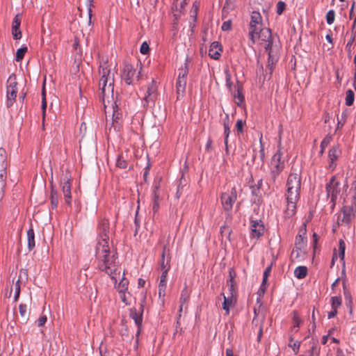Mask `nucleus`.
Returning <instances> with one entry per match:
<instances>
[{
    "label": "nucleus",
    "mask_w": 356,
    "mask_h": 356,
    "mask_svg": "<svg viewBox=\"0 0 356 356\" xmlns=\"http://www.w3.org/2000/svg\"><path fill=\"white\" fill-rule=\"evenodd\" d=\"M96 256L99 261V268L111 276L116 273L118 252L115 246H97Z\"/></svg>",
    "instance_id": "nucleus-1"
},
{
    "label": "nucleus",
    "mask_w": 356,
    "mask_h": 356,
    "mask_svg": "<svg viewBox=\"0 0 356 356\" xmlns=\"http://www.w3.org/2000/svg\"><path fill=\"white\" fill-rule=\"evenodd\" d=\"M97 245H113V232L111 228L110 222L106 217L99 218L97 225Z\"/></svg>",
    "instance_id": "nucleus-2"
},
{
    "label": "nucleus",
    "mask_w": 356,
    "mask_h": 356,
    "mask_svg": "<svg viewBox=\"0 0 356 356\" xmlns=\"http://www.w3.org/2000/svg\"><path fill=\"white\" fill-rule=\"evenodd\" d=\"M282 144L281 140H280L277 145V150L270 161V176L273 184H276L277 178L285 168V161L282 159Z\"/></svg>",
    "instance_id": "nucleus-3"
},
{
    "label": "nucleus",
    "mask_w": 356,
    "mask_h": 356,
    "mask_svg": "<svg viewBox=\"0 0 356 356\" xmlns=\"http://www.w3.org/2000/svg\"><path fill=\"white\" fill-rule=\"evenodd\" d=\"M286 193L284 195L300 197L301 191V170L297 171L293 168L288 176L286 183Z\"/></svg>",
    "instance_id": "nucleus-4"
},
{
    "label": "nucleus",
    "mask_w": 356,
    "mask_h": 356,
    "mask_svg": "<svg viewBox=\"0 0 356 356\" xmlns=\"http://www.w3.org/2000/svg\"><path fill=\"white\" fill-rule=\"evenodd\" d=\"M356 216V196L353 195L350 199L344 200L342 208V218L338 217V223L349 226Z\"/></svg>",
    "instance_id": "nucleus-5"
},
{
    "label": "nucleus",
    "mask_w": 356,
    "mask_h": 356,
    "mask_svg": "<svg viewBox=\"0 0 356 356\" xmlns=\"http://www.w3.org/2000/svg\"><path fill=\"white\" fill-rule=\"evenodd\" d=\"M339 186L340 182L337 181L336 176H332L325 185L327 197L330 199L329 204L331 211H333L335 208L337 199L341 191Z\"/></svg>",
    "instance_id": "nucleus-6"
},
{
    "label": "nucleus",
    "mask_w": 356,
    "mask_h": 356,
    "mask_svg": "<svg viewBox=\"0 0 356 356\" xmlns=\"http://www.w3.org/2000/svg\"><path fill=\"white\" fill-rule=\"evenodd\" d=\"M99 74L101 76L99 80V86H107V90L108 93H111V97L113 100V89H114V79L113 76L111 75V69L107 65V63H104L103 65H100L99 68Z\"/></svg>",
    "instance_id": "nucleus-7"
},
{
    "label": "nucleus",
    "mask_w": 356,
    "mask_h": 356,
    "mask_svg": "<svg viewBox=\"0 0 356 356\" xmlns=\"http://www.w3.org/2000/svg\"><path fill=\"white\" fill-rule=\"evenodd\" d=\"M17 85L16 75L10 74L6 82V106L8 108L11 107L16 101L18 92Z\"/></svg>",
    "instance_id": "nucleus-8"
},
{
    "label": "nucleus",
    "mask_w": 356,
    "mask_h": 356,
    "mask_svg": "<svg viewBox=\"0 0 356 356\" xmlns=\"http://www.w3.org/2000/svg\"><path fill=\"white\" fill-rule=\"evenodd\" d=\"M145 297L144 296L143 300L139 303V307H133L130 309L129 316L134 321L137 327V332L136 334V341H138V337L141 333L143 327V316L144 312V303Z\"/></svg>",
    "instance_id": "nucleus-9"
},
{
    "label": "nucleus",
    "mask_w": 356,
    "mask_h": 356,
    "mask_svg": "<svg viewBox=\"0 0 356 356\" xmlns=\"http://www.w3.org/2000/svg\"><path fill=\"white\" fill-rule=\"evenodd\" d=\"M262 17L259 12L253 11L250 17V22L249 25V37L252 44L255 43V34L263 27Z\"/></svg>",
    "instance_id": "nucleus-10"
},
{
    "label": "nucleus",
    "mask_w": 356,
    "mask_h": 356,
    "mask_svg": "<svg viewBox=\"0 0 356 356\" xmlns=\"http://www.w3.org/2000/svg\"><path fill=\"white\" fill-rule=\"evenodd\" d=\"M237 199V192L235 187H233L230 192H225L221 194L220 201L222 208L228 214L232 211L233 204Z\"/></svg>",
    "instance_id": "nucleus-11"
},
{
    "label": "nucleus",
    "mask_w": 356,
    "mask_h": 356,
    "mask_svg": "<svg viewBox=\"0 0 356 356\" xmlns=\"http://www.w3.org/2000/svg\"><path fill=\"white\" fill-rule=\"evenodd\" d=\"M159 96L156 82L152 79L148 85L146 93L143 97L144 106H154L155 102Z\"/></svg>",
    "instance_id": "nucleus-12"
},
{
    "label": "nucleus",
    "mask_w": 356,
    "mask_h": 356,
    "mask_svg": "<svg viewBox=\"0 0 356 356\" xmlns=\"http://www.w3.org/2000/svg\"><path fill=\"white\" fill-rule=\"evenodd\" d=\"M286 199V208L284 210V218L289 219L296 215L297 212V203L300 197L284 195Z\"/></svg>",
    "instance_id": "nucleus-13"
},
{
    "label": "nucleus",
    "mask_w": 356,
    "mask_h": 356,
    "mask_svg": "<svg viewBox=\"0 0 356 356\" xmlns=\"http://www.w3.org/2000/svg\"><path fill=\"white\" fill-rule=\"evenodd\" d=\"M341 154V149L339 144L333 145L328 151V165L327 169L331 172L334 171L337 166V161Z\"/></svg>",
    "instance_id": "nucleus-14"
},
{
    "label": "nucleus",
    "mask_w": 356,
    "mask_h": 356,
    "mask_svg": "<svg viewBox=\"0 0 356 356\" xmlns=\"http://www.w3.org/2000/svg\"><path fill=\"white\" fill-rule=\"evenodd\" d=\"M60 186L64 195L65 203L71 206L72 193H71V175L66 173L60 179Z\"/></svg>",
    "instance_id": "nucleus-15"
},
{
    "label": "nucleus",
    "mask_w": 356,
    "mask_h": 356,
    "mask_svg": "<svg viewBox=\"0 0 356 356\" xmlns=\"http://www.w3.org/2000/svg\"><path fill=\"white\" fill-rule=\"evenodd\" d=\"M188 73V68L187 63H184V68L179 69V76L176 82L177 93L179 95L181 93L183 95L185 92L186 86V77ZM179 99V96H177Z\"/></svg>",
    "instance_id": "nucleus-16"
},
{
    "label": "nucleus",
    "mask_w": 356,
    "mask_h": 356,
    "mask_svg": "<svg viewBox=\"0 0 356 356\" xmlns=\"http://www.w3.org/2000/svg\"><path fill=\"white\" fill-rule=\"evenodd\" d=\"M251 236L253 238H259L265 232V226L261 220H253L250 218Z\"/></svg>",
    "instance_id": "nucleus-17"
},
{
    "label": "nucleus",
    "mask_w": 356,
    "mask_h": 356,
    "mask_svg": "<svg viewBox=\"0 0 356 356\" xmlns=\"http://www.w3.org/2000/svg\"><path fill=\"white\" fill-rule=\"evenodd\" d=\"M136 74V70L131 64L125 63L122 71V79L127 85L133 84L134 77Z\"/></svg>",
    "instance_id": "nucleus-18"
},
{
    "label": "nucleus",
    "mask_w": 356,
    "mask_h": 356,
    "mask_svg": "<svg viewBox=\"0 0 356 356\" xmlns=\"http://www.w3.org/2000/svg\"><path fill=\"white\" fill-rule=\"evenodd\" d=\"M307 246H295L291 252V259L292 261L299 262L307 258Z\"/></svg>",
    "instance_id": "nucleus-19"
},
{
    "label": "nucleus",
    "mask_w": 356,
    "mask_h": 356,
    "mask_svg": "<svg viewBox=\"0 0 356 356\" xmlns=\"http://www.w3.org/2000/svg\"><path fill=\"white\" fill-rule=\"evenodd\" d=\"M235 88L236 91L233 93V97L236 99V104L237 106H241L243 103L245 102L243 83L241 81H237Z\"/></svg>",
    "instance_id": "nucleus-20"
},
{
    "label": "nucleus",
    "mask_w": 356,
    "mask_h": 356,
    "mask_svg": "<svg viewBox=\"0 0 356 356\" xmlns=\"http://www.w3.org/2000/svg\"><path fill=\"white\" fill-rule=\"evenodd\" d=\"M169 249L167 246H163V252L161 254V259L160 261L161 268L162 270V272L164 270H166L167 272L169 271L170 266V256L169 253Z\"/></svg>",
    "instance_id": "nucleus-21"
},
{
    "label": "nucleus",
    "mask_w": 356,
    "mask_h": 356,
    "mask_svg": "<svg viewBox=\"0 0 356 356\" xmlns=\"http://www.w3.org/2000/svg\"><path fill=\"white\" fill-rule=\"evenodd\" d=\"M307 222H305L300 227L298 234L296 237L295 245H302L307 243Z\"/></svg>",
    "instance_id": "nucleus-22"
},
{
    "label": "nucleus",
    "mask_w": 356,
    "mask_h": 356,
    "mask_svg": "<svg viewBox=\"0 0 356 356\" xmlns=\"http://www.w3.org/2000/svg\"><path fill=\"white\" fill-rule=\"evenodd\" d=\"M222 51V46L218 42H213L209 50V56L215 60L219 59L221 52Z\"/></svg>",
    "instance_id": "nucleus-23"
},
{
    "label": "nucleus",
    "mask_w": 356,
    "mask_h": 356,
    "mask_svg": "<svg viewBox=\"0 0 356 356\" xmlns=\"http://www.w3.org/2000/svg\"><path fill=\"white\" fill-rule=\"evenodd\" d=\"M189 299H190V291L188 289L187 285L185 284L184 289H182V291L181 292V296H180V298H179V303H180L179 308V316H181V313L183 310L184 305L189 301Z\"/></svg>",
    "instance_id": "nucleus-24"
},
{
    "label": "nucleus",
    "mask_w": 356,
    "mask_h": 356,
    "mask_svg": "<svg viewBox=\"0 0 356 356\" xmlns=\"http://www.w3.org/2000/svg\"><path fill=\"white\" fill-rule=\"evenodd\" d=\"M51 191H50V203L51 209H56L58 205L59 195L58 191L55 188L53 182L50 183Z\"/></svg>",
    "instance_id": "nucleus-25"
},
{
    "label": "nucleus",
    "mask_w": 356,
    "mask_h": 356,
    "mask_svg": "<svg viewBox=\"0 0 356 356\" xmlns=\"http://www.w3.org/2000/svg\"><path fill=\"white\" fill-rule=\"evenodd\" d=\"M256 37L265 42L273 39L271 30L269 28H262L259 29L257 31V34H255V38Z\"/></svg>",
    "instance_id": "nucleus-26"
},
{
    "label": "nucleus",
    "mask_w": 356,
    "mask_h": 356,
    "mask_svg": "<svg viewBox=\"0 0 356 356\" xmlns=\"http://www.w3.org/2000/svg\"><path fill=\"white\" fill-rule=\"evenodd\" d=\"M168 273V272H167L166 270H164L162 272L161 276L160 277V282H159V297H164L165 295Z\"/></svg>",
    "instance_id": "nucleus-27"
},
{
    "label": "nucleus",
    "mask_w": 356,
    "mask_h": 356,
    "mask_svg": "<svg viewBox=\"0 0 356 356\" xmlns=\"http://www.w3.org/2000/svg\"><path fill=\"white\" fill-rule=\"evenodd\" d=\"M8 162L7 159V153L5 149L0 148V172L7 173Z\"/></svg>",
    "instance_id": "nucleus-28"
},
{
    "label": "nucleus",
    "mask_w": 356,
    "mask_h": 356,
    "mask_svg": "<svg viewBox=\"0 0 356 356\" xmlns=\"http://www.w3.org/2000/svg\"><path fill=\"white\" fill-rule=\"evenodd\" d=\"M223 296L224 301L222 302V308L226 311L227 314H229V309L232 305L236 301V298L228 296H225L224 293L221 294Z\"/></svg>",
    "instance_id": "nucleus-29"
},
{
    "label": "nucleus",
    "mask_w": 356,
    "mask_h": 356,
    "mask_svg": "<svg viewBox=\"0 0 356 356\" xmlns=\"http://www.w3.org/2000/svg\"><path fill=\"white\" fill-rule=\"evenodd\" d=\"M292 314H293L292 321H293V325L291 327V330L294 332H298V328L300 327V325L302 324V321L301 320L298 311H296V310L293 311Z\"/></svg>",
    "instance_id": "nucleus-30"
},
{
    "label": "nucleus",
    "mask_w": 356,
    "mask_h": 356,
    "mask_svg": "<svg viewBox=\"0 0 356 356\" xmlns=\"http://www.w3.org/2000/svg\"><path fill=\"white\" fill-rule=\"evenodd\" d=\"M231 229L227 225H222L220 227V235L222 237V243L227 244V241L230 242Z\"/></svg>",
    "instance_id": "nucleus-31"
},
{
    "label": "nucleus",
    "mask_w": 356,
    "mask_h": 356,
    "mask_svg": "<svg viewBox=\"0 0 356 356\" xmlns=\"http://www.w3.org/2000/svg\"><path fill=\"white\" fill-rule=\"evenodd\" d=\"M187 181L184 177V175L182 174L181 178L179 180V184L177 188L176 197L179 199L181 196L184 191V188L186 186Z\"/></svg>",
    "instance_id": "nucleus-32"
},
{
    "label": "nucleus",
    "mask_w": 356,
    "mask_h": 356,
    "mask_svg": "<svg viewBox=\"0 0 356 356\" xmlns=\"http://www.w3.org/2000/svg\"><path fill=\"white\" fill-rule=\"evenodd\" d=\"M307 268L305 266H300L296 268L294 270L295 277L298 279H303L307 275Z\"/></svg>",
    "instance_id": "nucleus-33"
},
{
    "label": "nucleus",
    "mask_w": 356,
    "mask_h": 356,
    "mask_svg": "<svg viewBox=\"0 0 356 356\" xmlns=\"http://www.w3.org/2000/svg\"><path fill=\"white\" fill-rule=\"evenodd\" d=\"M300 345V341H294L292 335L289 337V343L288 346L293 350L295 355H297L299 353Z\"/></svg>",
    "instance_id": "nucleus-34"
},
{
    "label": "nucleus",
    "mask_w": 356,
    "mask_h": 356,
    "mask_svg": "<svg viewBox=\"0 0 356 356\" xmlns=\"http://www.w3.org/2000/svg\"><path fill=\"white\" fill-rule=\"evenodd\" d=\"M107 86H99V90H101V92L99 95V102H102L104 107H106V104L105 103L106 98H108L109 95H111V93L108 92L107 90Z\"/></svg>",
    "instance_id": "nucleus-35"
},
{
    "label": "nucleus",
    "mask_w": 356,
    "mask_h": 356,
    "mask_svg": "<svg viewBox=\"0 0 356 356\" xmlns=\"http://www.w3.org/2000/svg\"><path fill=\"white\" fill-rule=\"evenodd\" d=\"M188 1L189 0H174L172 8H175L177 11L181 13Z\"/></svg>",
    "instance_id": "nucleus-36"
},
{
    "label": "nucleus",
    "mask_w": 356,
    "mask_h": 356,
    "mask_svg": "<svg viewBox=\"0 0 356 356\" xmlns=\"http://www.w3.org/2000/svg\"><path fill=\"white\" fill-rule=\"evenodd\" d=\"M332 140V136H330V134L325 136V137L323 139V140L321 141V145H320V147H321V149H320V152H319V155L320 156H322L325 152V149L328 146V145L330 143Z\"/></svg>",
    "instance_id": "nucleus-37"
},
{
    "label": "nucleus",
    "mask_w": 356,
    "mask_h": 356,
    "mask_svg": "<svg viewBox=\"0 0 356 356\" xmlns=\"http://www.w3.org/2000/svg\"><path fill=\"white\" fill-rule=\"evenodd\" d=\"M355 100L354 92L349 89L346 92L345 104L348 106H350L353 104Z\"/></svg>",
    "instance_id": "nucleus-38"
},
{
    "label": "nucleus",
    "mask_w": 356,
    "mask_h": 356,
    "mask_svg": "<svg viewBox=\"0 0 356 356\" xmlns=\"http://www.w3.org/2000/svg\"><path fill=\"white\" fill-rule=\"evenodd\" d=\"M355 37L353 35V34H350V37L346 44V47L348 57H351L352 49L353 48V47L355 45Z\"/></svg>",
    "instance_id": "nucleus-39"
},
{
    "label": "nucleus",
    "mask_w": 356,
    "mask_h": 356,
    "mask_svg": "<svg viewBox=\"0 0 356 356\" xmlns=\"http://www.w3.org/2000/svg\"><path fill=\"white\" fill-rule=\"evenodd\" d=\"M28 48L26 46L22 47L21 48L18 49L16 52V57L15 60L17 62L21 61L24 57L25 54L27 52Z\"/></svg>",
    "instance_id": "nucleus-40"
},
{
    "label": "nucleus",
    "mask_w": 356,
    "mask_h": 356,
    "mask_svg": "<svg viewBox=\"0 0 356 356\" xmlns=\"http://www.w3.org/2000/svg\"><path fill=\"white\" fill-rule=\"evenodd\" d=\"M160 188L159 183H154L153 186L152 192V202H159L160 199V194L159 192Z\"/></svg>",
    "instance_id": "nucleus-41"
},
{
    "label": "nucleus",
    "mask_w": 356,
    "mask_h": 356,
    "mask_svg": "<svg viewBox=\"0 0 356 356\" xmlns=\"http://www.w3.org/2000/svg\"><path fill=\"white\" fill-rule=\"evenodd\" d=\"M7 173L0 172V200L2 198L4 193V188L6 186V179Z\"/></svg>",
    "instance_id": "nucleus-42"
},
{
    "label": "nucleus",
    "mask_w": 356,
    "mask_h": 356,
    "mask_svg": "<svg viewBox=\"0 0 356 356\" xmlns=\"http://www.w3.org/2000/svg\"><path fill=\"white\" fill-rule=\"evenodd\" d=\"M245 125V121L238 119L235 124V128L236 130V133L238 136H240L243 134L244 130L243 127Z\"/></svg>",
    "instance_id": "nucleus-43"
},
{
    "label": "nucleus",
    "mask_w": 356,
    "mask_h": 356,
    "mask_svg": "<svg viewBox=\"0 0 356 356\" xmlns=\"http://www.w3.org/2000/svg\"><path fill=\"white\" fill-rule=\"evenodd\" d=\"M114 104L115 106H113V122L117 123L118 120L122 118V113L119 111V108L115 102H114Z\"/></svg>",
    "instance_id": "nucleus-44"
},
{
    "label": "nucleus",
    "mask_w": 356,
    "mask_h": 356,
    "mask_svg": "<svg viewBox=\"0 0 356 356\" xmlns=\"http://www.w3.org/2000/svg\"><path fill=\"white\" fill-rule=\"evenodd\" d=\"M200 6V2L195 1L193 3L192 9L191 10V17H193V22H196L197 20V12L199 10Z\"/></svg>",
    "instance_id": "nucleus-45"
},
{
    "label": "nucleus",
    "mask_w": 356,
    "mask_h": 356,
    "mask_svg": "<svg viewBox=\"0 0 356 356\" xmlns=\"http://www.w3.org/2000/svg\"><path fill=\"white\" fill-rule=\"evenodd\" d=\"M332 309H338L341 305V296H334L331 298L330 300Z\"/></svg>",
    "instance_id": "nucleus-46"
},
{
    "label": "nucleus",
    "mask_w": 356,
    "mask_h": 356,
    "mask_svg": "<svg viewBox=\"0 0 356 356\" xmlns=\"http://www.w3.org/2000/svg\"><path fill=\"white\" fill-rule=\"evenodd\" d=\"M225 82L226 86L229 90L232 93L233 82L232 81V77L229 70H225Z\"/></svg>",
    "instance_id": "nucleus-47"
},
{
    "label": "nucleus",
    "mask_w": 356,
    "mask_h": 356,
    "mask_svg": "<svg viewBox=\"0 0 356 356\" xmlns=\"http://www.w3.org/2000/svg\"><path fill=\"white\" fill-rule=\"evenodd\" d=\"M128 285H129V281L123 277L118 285L119 288V292L120 293H124L128 289Z\"/></svg>",
    "instance_id": "nucleus-48"
},
{
    "label": "nucleus",
    "mask_w": 356,
    "mask_h": 356,
    "mask_svg": "<svg viewBox=\"0 0 356 356\" xmlns=\"http://www.w3.org/2000/svg\"><path fill=\"white\" fill-rule=\"evenodd\" d=\"M127 161L125 159H124V158L121 155H119L116 161V167L121 169H125L127 168Z\"/></svg>",
    "instance_id": "nucleus-49"
},
{
    "label": "nucleus",
    "mask_w": 356,
    "mask_h": 356,
    "mask_svg": "<svg viewBox=\"0 0 356 356\" xmlns=\"http://www.w3.org/2000/svg\"><path fill=\"white\" fill-rule=\"evenodd\" d=\"M12 34L15 40H19L22 35L20 27L12 25Z\"/></svg>",
    "instance_id": "nucleus-50"
},
{
    "label": "nucleus",
    "mask_w": 356,
    "mask_h": 356,
    "mask_svg": "<svg viewBox=\"0 0 356 356\" xmlns=\"http://www.w3.org/2000/svg\"><path fill=\"white\" fill-rule=\"evenodd\" d=\"M346 117H347V114L346 113L343 112L341 115V119L337 118V127H336V131L339 129H341L343 127V126L346 123Z\"/></svg>",
    "instance_id": "nucleus-51"
},
{
    "label": "nucleus",
    "mask_w": 356,
    "mask_h": 356,
    "mask_svg": "<svg viewBox=\"0 0 356 356\" xmlns=\"http://www.w3.org/2000/svg\"><path fill=\"white\" fill-rule=\"evenodd\" d=\"M326 22L330 25L334 23L335 19V12L334 10H330L326 14Z\"/></svg>",
    "instance_id": "nucleus-52"
},
{
    "label": "nucleus",
    "mask_w": 356,
    "mask_h": 356,
    "mask_svg": "<svg viewBox=\"0 0 356 356\" xmlns=\"http://www.w3.org/2000/svg\"><path fill=\"white\" fill-rule=\"evenodd\" d=\"M15 289V295H14V302H17L19 294H20V280L18 279L15 284L14 286Z\"/></svg>",
    "instance_id": "nucleus-53"
},
{
    "label": "nucleus",
    "mask_w": 356,
    "mask_h": 356,
    "mask_svg": "<svg viewBox=\"0 0 356 356\" xmlns=\"http://www.w3.org/2000/svg\"><path fill=\"white\" fill-rule=\"evenodd\" d=\"M27 239H28L27 245H35V234H34V231L32 228L29 229L27 231Z\"/></svg>",
    "instance_id": "nucleus-54"
},
{
    "label": "nucleus",
    "mask_w": 356,
    "mask_h": 356,
    "mask_svg": "<svg viewBox=\"0 0 356 356\" xmlns=\"http://www.w3.org/2000/svg\"><path fill=\"white\" fill-rule=\"evenodd\" d=\"M273 261H271L270 264L268 266H267L266 268V269L264 270V274H263L264 277H268V276L270 275V274L271 273L272 267L275 264V261L277 259V258L274 256L273 254Z\"/></svg>",
    "instance_id": "nucleus-55"
},
{
    "label": "nucleus",
    "mask_w": 356,
    "mask_h": 356,
    "mask_svg": "<svg viewBox=\"0 0 356 356\" xmlns=\"http://www.w3.org/2000/svg\"><path fill=\"white\" fill-rule=\"evenodd\" d=\"M268 63L276 64L279 59L277 54H275L274 51H273L271 53L269 52V54H268Z\"/></svg>",
    "instance_id": "nucleus-56"
},
{
    "label": "nucleus",
    "mask_w": 356,
    "mask_h": 356,
    "mask_svg": "<svg viewBox=\"0 0 356 356\" xmlns=\"http://www.w3.org/2000/svg\"><path fill=\"white\" fill-rule=\"evenodd\" d=\"M236 276V272L233 268L229 270V280H227V284H235L234 279Z\"/></svg>",
    "instance_id": "nucleus-57"
},
{
    "label": "nucleus",
    "mask_w": 356,
    "mask_h": 356,
    "mask_svg": "<svg viewBox=\"0 0 356 356\" xmlns=\"http://www.w3.org/2000/svg\"><path fill=\"white\" fill-rule=\"evenodd\" d=\"M224 128V143H228L229 136L230 134V125L225 124L223 125Z\"/></svg>",
    "instance_id": "nucleus-58"
},
{
    "label": "nucleus",
    "mask_w": 356,
    "mask_h": 356,
    "mask_svg": "<svg viewBox=\"0 0 356 356\" xmlns=\"http://www.w3.org/2000/svg\"><path fill=\"white\" fill-rule=\"evenodd\" d=\"M41 108H42V118H43V121H44V118H45L46 108H47V102H46L44 90H43V91H42V99Z\"/></svg>",
    "instance_id": "nucleus-59"
},
{
    "label": "nucleus",
    "mask_w": 356,
    "mask_h": 356,
    "mask_svg": "<svg viewBox=\"0 0 356 356\" xmlns=\"http://www.w3.org/2000/svg\"><path fill=\"white\" fill-rule=\"evenodd\" d=\"M286 4L284 1H278L277 3V10L276 13L277 15H280L282 14L284 10H285Z\"/></svg>",
    "instance_id": "nucleus-60"
},
{
    "label": "nucleus",
    "mask_w": 356,
    "mask_h": 356,
    "mask_svg": "<svg viewBox=\"0 0 356 356\" xmlns=\"http://www.w3.org/2000/svg\"><path fill=\"white\" fill-rule=\"evenodd\" d=\"M345 250L346 246H339V257L340 258V260L342 262L343 266H345Z\"/></svg>",
    "instance_id": "nucleus-61"
},
{
    "label": "nucleus",
    "mask_w": 356,
    "mask_h": 356,
    "mask_svg": "<svg viewBox=\"0 0 356 356\" xmlns=\"http://www.w3.org/2000/svg\"><path fill=\"white\" fill-rule=\"evenodd\" d=\"M150 51L149 44L147 42H143L140 46V51L142 54H147Z\"/></svg>",
    "instance_id": "nucleus-62"
},
{
    "label": "nucleus",
    "mask_w": 356,
    "mask_h": 356,
    "mask_svg": "<svg viewBox=\"0 0 356 356\" xmlns=\"http://www.w3.org/2000/svg\"><path fill=\"white\" fill-rule=\"evenodd\" d=\"M227 286H229V296L236 298L237 289L235 287V284H227Z\"/></svg>",
    "instance_id": "nucleus-63"
},
{
    "label": "nucleus",
    "mask_w": 356,
    "mask_h": 356,
    "mask_svg": "<svg viewBox=\"0 0 356 356\" xmlns=\"http://www.w3.org/2000/svg\"><path fill=\"white\" fill-rule=\"evenodd\" d=\"M73 48L76 51V54H81V47L79 44V40L77 37L74 38Z\"/></svg>",
    "instance_id": "nucleus-64"
}]
</instances>
